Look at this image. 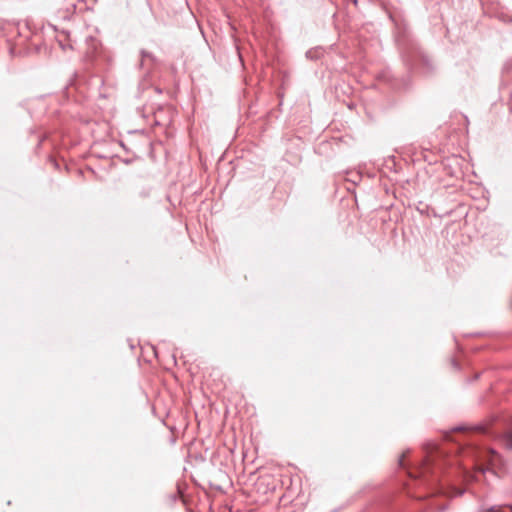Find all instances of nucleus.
Returning a JSON list of instances; mask_svg holds the SVG:
<instances>
[{"label": "nucleus", "mask_w": 512, "mask_h": 512, "mask_svg": "<svg viewBox=\"0 0 512 512\" xmlns=\"http://www.w3.org/2000/svg\"><path fill=\"white\" fill-rule=\"evenodd\" d=\"M465 453L472 458L476 467V473L473 475H470L467 471L463 472L465 482H471L473 480L478 481L479 475L484 472L485 468L487 470H493L501 464L500 456L494 450L472 447Z\"/></svg>", "instance_id": "1"}, {"label": "nucleus", "mask_w": 512, "mask_h": 512, "mask_svg": "<svg viewBox=\"0 0 512 512\" xmlns=\"http://www.w3.org/2000/svg\"><path fill=\"white\" fill-rule=\"evenodd\" d=\"M502 442L507 449L512 450V425L502 436Z\"/></svg>", "instance_id": "2"}, {"label": "nucleus", "mask_w": 512, "mask_h": 512, "mask_svg": "<svg viewBox=\"0 0 512 512\" xmlns=\"http://www.w3.org/2000/svg\"><path fill=\"white\" fill-rule=\"evenodd\" d=\"M490 512H512V507H510V506L494 507L490 510Z\"/></svg>", "instance_id": "3"}, {"label": "nucleus", "mask_w": 512, "mask_h": 512, "mask_svg": "<svg viewBox=\"0 0 512 512\" xmlns=\"http://www.w3.org/2000/svg\"><path fill=\"white\" fill-rule=\"evenodd\" d=\"M463 493V490L458 488H453L452 491L449 493L450 496H457L461 495Z\"/></svg>", "instance_id": "4"}, {"label": "nucleus", "mask_w": 512, "mask_h": 512, "mask_svg": "<svg viewBox=\"0 0 512 512\" xmlns=\"http://www.w3.org/2000/svg\"><path fill=\"white\" fill-rule=\"evenodd\" d=\"M428 466H429V462H428V461H426V462L423 464V471L421 472L423 475H424V473H425L426 468H428Z\"/></svg>", "instance_id": "5"}]
</instances>
